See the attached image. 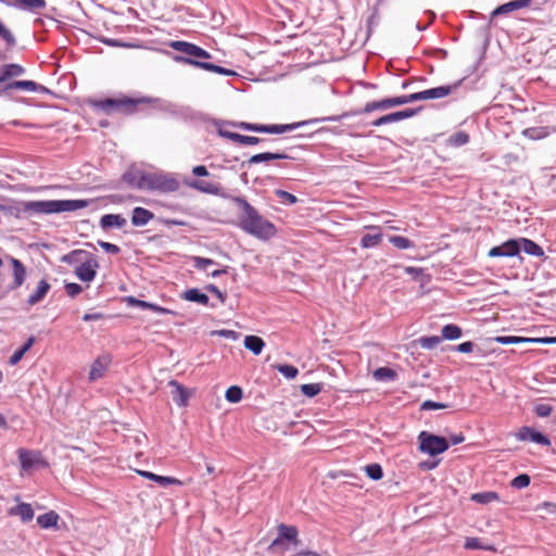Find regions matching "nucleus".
Here are the masks:
<instances>
[{"label": "nucleus", "instance_id": "nucleus-46", "mask_svg": "<svg viewBox=\"0 0 556 556\" xmlns=\"http://www.w3.org/2000/svg\"><path fill=\"white\" fill-rule=\"evenodd\" d=\"M465 548H467V549L495 551V548L493 546L482 545L478 538H467L466 542H465Z\"/></svg>", "mask_w": 556, "mask_h": 556}, {"label": "nucleus", "instance_id": "nucleus-4", "mask_svg": "<svg viewBox=\"0 0 556 556\" xmlns=\"http://www.w3.org/2000/svg\"><path fill=\"white\" fill-rule=\"evenodd\" d=\"M150 102L151 99L146 97L130 98L127 96H122L119 98H108L103 100H89L91 108L100 110L108 115L113 113L129 115L137 112L141 104Z\"/></svg>", "mask_w": 556, "mask_h": 556}, {"label": "nucleus", "instance_id": "nucleus-62", "mask_svg": "<svg viewBox=\"0 0 556 556\" xmlns=\"http://www.w3.org/2000/svg\"><path fill=\"white\" fill-rule=\"evenodd\" d=\"M148 309H151L157 314H175L173 311L166 308V307H162L160 305H156V304H153V303H150L149 302V306H148Z\"/></svg>", "mask_w": 556, "mask_h": 556}, {"label": "nucleus", "instance_id": "nucleus-12", "mask_svg": "<svg viewBox=\"0 0 556 556\" xmlns=\"http://www.w3.org/2000/svg\"><path fill=\"white\" fill-rule=\"evenodd\" d=\"M154 186V191L170 193L177 191L180 187V184L176 178L172 176L157 174Z\"/></svg>", "mask_w": 556, "mask_h": 556}, {"label": "nucleus", "instance_id": "nucleus-23", "mask_svg": "<svg viewBox=\"0 0 556 556\" xmlns=\"http://www.w3.org/2000/svg\"><path fill=\"white\" fill-rule=\"evenodd\" d=\"M277 530H278V535L283 541H290L294 545H298L300 543L299 531L295 526H287L285 523H280V525H278Z\"/></svg>", "mask_w": 556, "mask_h": 556}, {"label": "nucleus", "instance_id": "nucleus-25", "mask_svg": "<svg viewBox=\"0 0 556 556\" xmlns=\"http://www.w3.org/2000/svg\"><path fill=\"white\" fill-rule=\"evenodd\" d=\"M126 218L119 214H106L103 215L100 219V225L102 228H122L126 225Z\"/></svg>", "mask_w": 556, "mask_h": 556}, {"label": "nucleus", "instance_id": "nucleus-54", "mask_svg": "<svg viewBox=\"0 0 556 556\" xmlns=\"http://www.w3.org/2000/svg\"><path fill=\"white\" fill-rule=\"evenodd\" d=\"M377 110H381V111L386 110L382 100L367 102L365 104L364 109H363V112L364 113H371V112L377 111Z\"/></svg>", "mask_w": 556, "mask_h": 556}, {"label": "nucleus", "instance_id": "nucleus-43", "mask_svg": "<svg viewBox=\"0 0 556 556\" xmlns=\"http://www.w3.org/2000/svg\"><path fill=\"white\" fill-rule=\"evenodd\" d=\"M469 141V135L465 131H457L450 137L448 142L451 146L460 147Z\"/></svg>", "mask_w": 556, "mask_h": 556}, {"label": "nucleus", "instance_id": "nucleus-19", "mask_svg": "<svg viewBox=\"0 0 556 556\" xmlns=\"http://www.w3.org/2000/svg\"><path fill=\"white\" fill-rule=\"evenodd\" d=\"M137 472L141 477L149 479V480H153L162 486L182 485V482L179 479L174 478V477L159 476L151 471H146V470H137Z\"/></svg>", "mask_w": 556, "mask_h": 556}, {"label": "nucleus", "instance_id": "nucleus-24", "mask_svg": "<svg viewBox=\"0 0 556 556\" xmlns=\"http://www.w3.org/2000/svg\"><path fill=\"white\" fill-rule=\"evenodd\" d=\"M192 189H195L200 192L218 195L220 193V186L210 181L203 180H194L189 184Z\"/></svg>", "mask_w": 556, "mask_h": 556}, {"label": "nucleus", "instance_id": "nucleus-52", "mask_svg": "<svg viewBox=\"0 0 556 556\" xmlns=\"http://www.w3.org/2000/svg\"><path fill=\"white\" fill-rule=\"evenodd\" d=\"M193 263L198 269L206 270L211 265L214 264V261L202 256H195L193 257Z\"/></svg>", "mask_w": 556, "mask_h": 556}, {"label": "nucleus", "instance_id": "nucleus-9", "mask_svg": "<svg viewBox=\"0 0 556 556\" xmlns=\"http://www.w3.org/2000/svg\"><path fill=\"white\" fill-rule=\"evenodd\" d=\"M520 252V244L518 240L510 239L505 241L503 244L493 247L488 252V256L490 257H513L518 255Z\"/></svg>", "mask_w": 556, "mask_h": 556}, {"label": "nucleus", "instance_id": "nucleus-6", "mask_svg": "<svg viewBox=\"0 0 556 556\" xmlns=\"http://www.w3.org/2000/svg\"><path fill=\"white\" fill-rule=\"evenodd\" d=\"M419 441V450L422 453L429 454L431 456L439 455L444 453L448 448V441L443 438L427 431H422L418 435Z\"/></svg>", "mask_w": 556, "mask_h": 556}, {"label": "nucleus", "instance_id": "nucleus-15", "mask_svg": "<svg viewBox=\"0 0 556 556\" xmlns=\"http://www.w3.org/2000/svg\"><path fill=\"white\" fill-rule=\"evenodd\" d=\"M8 515L16 516L21 519L22 522L26 523L33 520L35 511L30 504L20 503L14 507L9 508Z\"/></svg>", "mask_w": 556, "mask_h": 556}, {"label": "nucleus", "instance_id": "nucleus-57", "mask_svg": "<svg viewBox=\"0 0 556 556\" xmlns=\"http://www.w3.org/2000/svg\"><path fill=\"white\" fill-rule=\"evenodd\" d=\"M125 302L129 306H136V307H140L142 309H148V306H149V302H146V301H142V300H138L135 296H127L125 299Z\"/></svg>", "mask_w": 556, "mask_h": 556}, {"label": "nucleus", "instance_id": "nucleus-49", "mask_svg": "<svg viewBox=\"0 0 556 556\" xmlns=\"http://www.w3.org/2000/svg\"><path fill=\"white\" fill-rule=\"evenodd\" d=\"M276 195L280 199V201L285 204H289V205H292V204H295L298 202V198L288 192V191H285V190H276L275 191Z\"/></svg>", "mask_w": 556, "mask_h": 556}, {"label": "nucleus", "instance_id": "nucleus-16", "mask_svg": "<svg viewBox=\"0 0 556 556\" xmlns=\"http://www.w3.org/2000/svg\"><path fill=\"white\" fill-rule=\"evenodd\" d=\"M10 264L12 265L13 269V285L11 289H17L20 288L26 278V267L25 265L17 258H14L12 256H9Z\"/></svg>", "mask_w": 556, "mask_h": 556}, {"label": "nucleus", "instance_id": "nucleus-33", "mask_svg": "<svg viewBox=\"0 0 556 556\" xmlns=\"http://www.w3.org/2000/svg\"><path fill=\"white\" fill-rule=\"evenodd\" d=\"M34 342H35V338L34 337L28 338V340L24 343V345L22 348H20L18 350H16L11 355V357L9 359L10 365L14 366L17 363H20L21 359L26 354V352H28L30 350V348L34 345Z\"/></svg>", "mask_w": 556, "mask_h": 556}, {"label": "nucleus", "instance_id": "nucleus-51", "mask_svg": "<svg viewBox=\"0 0 556 556\" xmlns=\"http://www.w3.org/2000/svg\"><path fill=\"white\" fill-rule=\"evenodd\" d=\"M237 138V143L242 146H255L262 141L261 138L254 136L240 135Z\"/></svg>", "mask_w": 556, "mask_h": 556}, {"label": "nucleus", "instance_id": "nucleus-34", "mask_svg": "<svg viewBox=\"0 0 556 556\" xmlns=\"http://www.w3.org/2000/svg\"><path fill=\"white\" fill-rule=\"evenodd\" d=\"M288 156L282 153H271V152H264L260 154H255L251 156L248 161L249 164H256L261 162H267L271 160H280V159H287Z\"/></svg>", "mask_w": 556, "mask_h": 556}, {"label": "nucleus", "instance_id": "nucleus-8", "mask_svg": "<svg viewBox=\"0 0 556 556\" xmlns=\"http://www.w3.org/2000/svg\"><path fill=\"white\" fill-rule=\"evenodd\" d=\"M111 364L112 355L110 353L100 354L90 366L89 381L93 382L103 378Z\"/></svg>", "mask_w": 556, "mask_h": 556}, {"label": "nucleus", "instance_id": "nucleus-58", "mask_svg": "<svg viewBox=\"0 0 556 556\" xmlns=\"http://www.w3.org/2000/svg\"><path fill=\"white\" fill-rule=\"evenodd\" d=\"M393 99H394L393 103L395 104V106L412 103V102L416 101L415 93L394 97Z\"/></svg>", "mask_w": 556, "mask_h": 556}, {"label": "nucleus", "instance_id": "nucleus-37", "mask_svg": "<svg viewBox=\"0 0 556 556\" xmlns=\"http://www.w3.org/2000/svg\"><path fill=\"white\" fill-rule=\"evenodd\" d=\"M16 4L25 10L40 11L46 7L45 0H15Z\"/></svg>", "mask_w": 556, "mask_h": 556}, {"label": "nucleus", "instance_id": "nucleus-32", "mask_svg": "<svg viewBox=\"0 0 556 556\" xmlns=\"http://www.w3.org/2000/svg\"><path fill=\"white\" fill-rule=\"evenodd\" d=\"M470 500L475 503L484 505V504H489L492 502H497L500 500V496L494 491H485V492H480V493H473L470 496Z\"/></svg>", "mask_w": 556, "mask_h": 556}, {"label": "nucleus", "instance_id": "nucleus-47", "mask_svg": "<svg viewBox=\"0 0 556 556\" xmlns=\"http://www.w3.org/2000/svg\"><path fill=\"white\" fill-rule=\"evenodd\" d=\"M278 371L286 378L293 379L298 376L299 370L296 367L288 364L277 366Z\"/></svg>", "mask_w": 556, "mask_h": 556}, {"label": "nucleus", "instance_id": "nucleus-63", "mask_svg": "<svg viewBox=\"0 0 556 556\" xmlns=\"http://www.w3.org/2000/svg\"><path fill=\"white\" fill-rule=\"evenodd\" d=\"M206 290L213 294H215L220 302L223 303L225 301V294L214 285H208L206 287Z\"/></svg>", "mask_w": 556, "mask_h": 556}, {"label": "nucleus", "instance_id": "nucleus-22", "mask_svg": "<svg viewBox=\"0 0 556 556\" xmlns=\"http://www.w3.org/2000/svg\"><path fill=\"white\" fill-rule=\"evenodd\" d=\"M365 228L376 230L377 232L366 233L365 236H363V238L361 240V247L363 249H369V248L379 245L382 241V233H381L379 227L375 226V225H369V226H366Z\"/></svg>", "mask_w": 556, "mask_h": 556}, {"label": "nucleus", "instance_id": "nucleus-53", "mask_svg": "<svg viewBox=\"0 0 556 556\" xmlns=\"http://www.w3.org/2000/svg\"><path fill=\"white\" fill-rule=\"evenodd\" d=\"M66 294L71 298L77 296L79 293H81L83 288L78 283L75 282H68L64 286Z\"/></svg>", "mask_w": 556, "mask_h": 556}, {"label": "nucleus", "instance_id": "nucleus-17", "mask_svg": "<svg viewBox=\"0 0 556 556\" xmlns=\"http://www.w3.org/2000/svg\"><path fill=\"white\" fill-rule=\"evenodd\" d=\"M531 4V0H513L502 5H498L491 13L492 17L508 14L513 11L528 8Z\"/></svg>", "mask_w": 556, "mask_h": 556}, {"label": "nucleus", "instance_id": "nucleus-31", "mask_svg": "<svg viewBox=\"0 0 556 556\" xmlns=\"http://www.w3.org/2000/svg\"><path fill=\"white\" fill-rule=\"evenodd\" d=\"M182 298L187 301L197 302L202 305H207L210 301L205 293L200 292L195 288L186 290Z\"/></svg>", "mask_w": 556, "mask_h": 556}, {"label": "nucleus", "instance_id": "nucleus-38", "mask_svg": "<svg viewBox=\"0 0 556 556\" xmlns=\"http://www.w3.org/2000/svg\"><path fill=\"white\" fill-rule=\"evenodd\" d=\"M372 376L378 381L394 380L396 378V372L389 367H379L374 371Z\"/></svg>", "mask_w": 556, "mask_h": 556}, {"label": "nucleus", "instance_id": "nucleus-41", "mask_svg": "<svg viewBox=\"0 0 556 556\" xmlns=\"http://www.w3.org/2000/svg\"><path fill=\"white\" fill-rule=\"evenodd\" d=\"M389 241L400 250H406L414 247L413 241L402 236H391Z\"/></svg>", "mask_w": 556, "mask_h": 556}, {"label": "nucleus", "instance_id": "nucleus-3", "mask_svg": "<svg viewBox=\"0 0 556 556\" xmlns=\"http://www.w3.org/2000/svg\"><path fill=\"white\" fill-rule=\"evenodd\" d=\"M169 47L172 49H174L175 51L185 53L187 55V56H177L176 58V61H178L180 63L193 65L195 67L205 70L208 72L217 73V74H225V75L231 74V71H228L222 66L215 65L213 63L204 62V60L211 59L212 55L206 50L202 49L201 47H199L194 43L176 40V41L169 42Z\"/></svg>", "mask_w": 556, "mask_h": 556}, {"label": "nucleus", "instance_id": "nucleus-30", "mask_svg": "<svg viewBox=\"0 0 556 556\" xmlns=\"http://www.w3.org/2000/svg\"><path fill=\"white\" fill-rule=\"evenodd\" d=\"M157 174H141L135 184V187L141 190L154 191V185Z\"/></svg>", "mask_w": 556, "mask_h": 556}, {"label": "nucleus", "instance_id": "nucleus-29", "mask_svg": "<svg viewBox=\"0 0 556 556\" xmlns=\"http://www.w3.org/2000/svg\"><path fill=\"white\" fill-rule=\"evenodd\" d=\"M7 89H22L27 91H43L46 88L43 86H40L36 84L33 80H17L9 84L7 86Z\"/></svg>", "mask_w": 556, "mask_h": 556}, {"label": "nucleus", "instance_id": "nucleus-39", "mask_svg": "<svg viewBox=\"0 0 556 556\" xmlns=\"http://www.w3.org/2000/svg\"><path fill=\"white\" fill-rule=\"evenodd\" d=\"M533 339L534 338L516 337V336H501V337H496L494 340L501 344H518V343L533 342Z\"/></svg>", "mask_w": 556, "mask_h": 556}, {"label": "nucleus", "instance_id": "nucleus-2", "mask_svg": "<svg viewBox=\"0 0 556 556\" xmlns=\"http://www.w3.org/2000/svg\"><path fill=\"white\" fill-rule=\"evenodd\" d=\"M91 200H41L23 201L16 206L21 210V215H49L61 212H73L87 207Z\"/></svg>", "mask_w": 556, "mask_h": 556}, {"label": "nucleus", "instance_id": "nucleus-36", "mask_svg": "<svg viewBox=\"0 0 556 556\" xmlns=\"http://www.w3.org/2000/svg\"><path fill=\"white\" fill-rule=\"evenodd\" d=\"M442 338L446 340H456L462 336V329L457 325L448 324L442 328Z\"/></svg>", "mask_w": 556, "mask_h": 556}, {"label": "nucleus", "instance_id": "nucleus-40", "mask_svg": "<svg viewBox=\"0 0 556 556\" xmlns=\"http://www.w3.org/2000/svg\"><path fill=\"white\" fill-rule=\"evenodd\" d=\"M243 392L238 386H231L226 390L225 397L230 403H238L242 400Z\"/></svg>", "mask_w": 556, "mask_h": 556}, {"label": "nucleus", "instance_id": "nucleus-18", "mask_svg": "<svg viewBox=\"0 0 556 556\" xmlns=\"http://www.w3.org/2000/svg\"><path fill=\"white\" fill-rule=\"evenodd\" d=\"M168 386L172 388V397L175 401V403L180 407L187 406L188 400H189V393L185 389V387L181 383H179L177 380H170L168 382Z\"/></svg>", "mask_w": 556, "mask_h": 556}, {"label": "nucleus", "instance_id": "nucleus-28", "mask_svg": "<svg viewBox=\"0 0 556 556\" xmlns=\"http://www.w3.org/2000/svg\"><path fill=\"white\" fill-rule=\"evenodd\" d=\"M518 241L520 244V250H523L525 253H527L529 255H534V256H543L544 255L543 249L534 241L527 239V238H521Z\"/></svg>", "mask_w": 556, "mask_h": 556}, {"label": "nucleus", "instance_id": "nucleus-13", "mask_svg": "<svg viewBox=\"0 0 556 556\" xmlns=\"http://www.w3.org/2000/svg\"><path fill=\"white\" fill-rule=\"evenodd\" d=\"M415 113H416V111L413 110V109H406L404 111H399V112L390 113V114L383 115V116L375 119L371 123V125L375 126V127H379V126H382V125H386V124L400 122V121H403L405 118H409V117L414 116Z\"/></svg>", "mask_w": 556, "mask_h": 556}, {"label": "nucleus", "instance_id": "nucleus-26", "mask_svg": "<svg viewBox=\"0 0 556 556\" xmlns=\"http://www.w3.org/2000/svg\"><path fill=\"white\" fill-rule=\"evenodd\" d=\"M50 283L46 280H40L36 290L28 296L27 303L35 305L40 302L49 292Z\"/></svg>", "mask_w": 556, "mask_h": 556}, {"label": "nucleus", "instance_id": "nucleus-1", "mask_svg": "<svg viewBox=\"0 0 556 556\" xmlns=\"http://www.w3.org/2000/svg\"><path fill=\"white\" fill-rule=\"evenodd\" d=\"M231 201L240 208L238 224L243 231L261 240H269L276 236V226L262 216L243 197H231Z\"/></svg>", "mask_w": 556, "mask_h": 556}, {"label": "nucleus", "instance_id": "nucleus-48", "mask_svg": "<svg viewBox=\"0 0 556 556\" xmlns=\"http://www.w3.org/2000/svg\"><path fill=\"white\" fill-rule=\"evenodd\" d=\"M0 38L7 42L8 46H14L16 43L14 35L5 27L0 21Z\"/></svg>", "mask_w": 556, "mask_h": 556}, {"label": "nucleus", "instance_id": "nucleus-60", "mask_svg": "<svg viewBox=\"0 0 556 556\" xmlns=\"http://www.w3.org/2000/svg\"><path fill=\"white\" fill-rule=\"evenodd\" d=\"M278 548H281L282 551L288 549V547L285 546V541L279 535L271 542L268 549L275 552Z\"/></svg>", "mask_w": 556, "mask_h": 556}, {"label": "nucleus", "instance_id": "nucleus-27", "mask_svg": "<svg viewBox=\"0 0 556 556\" xmlns=\"http://www.w3.org/2000/svg\"><path fill=\"white\" fill-rule=\"evenodd\" d=\"M244 348L251 351L254 355H260L265 346V342L257 336H247L244 338Z\"/></svg>", "mask_w": 556, "mask_h": 556}, {"label": "nucleus", "instance_id": "nucleus-10", "mask_svg": "<svg viewBox=\"0 0 556 556\" xmlns=\"http://www.w3.org/2000/svg\"><path fill=\"white\" fill-rule=\"evenodd\" d=\"M458 84L453 86H440L431 89H427L424 91L415 92L416 101L424 100H432V99H441L451 94V92L456 89Z\"/></svg>", "mask_w": 556, "mask_h": 556}, {"label": "nucleus", "instance_id": "nucleus-35", "mask_svg": "<svg viewBox=\"0 0 556 556\" xmlns=\"http://www.w3.org/2000/svg\"><path fill=\"white\" fill-rule=\"evenodd\" d=\"M24 72V67L18 64H5L3 65V75L0 77V80H7L11 77L21 76Z\"/></svg>", "mask_w": 556, "mask_h": 556}, {"label": "nucleus", "instance_id": "nucleus-64", "mask_svg": "<svg viewBox=\"0 0 556 556\" xmlns=\"http://www.w3.org/2000/svg\"><path fill=\"white\" fill-rule=\"evenodd\" d=\"M192 174L199 177L208 176V170L204 165H198L192 168Z\"/></svg>", "mask_w": 556, "mask_h": 556}, {"label": "nucleus", "instance_id": "nucleus-44", "mask_svg": "<svg viewBox=\"0 0 556 556\" xmlns=\"http://www.w3.org/2000/svg\"><path fill=\"white\" fill-rule=\"evenodd\" d=\"M366 475L372 480H380L383 476L382 468L379 464H370L365 467Z\"/></svg>", "mask_w": 556, "mask_h": 556}, {"label": "nucleus", "instance_id": "nucleus-11", "mask_svg": "<svg viewBox=\"0 0 556 556\" xmlns=\"http://www.w3.org/2000/svg\"><path fill=\"white\" fill-rule=\"evenodd\" d=\"M99 264L94 258L87 260L75 268V275L84 282H90L97 275Z\"/></svg>", "mask_w": 556, "mask_h": 556}, {"label": "nucleus", "instance_id": "nucleus-45", "mask_svg": "<svg viewBox=\"0 0 556 556\" xmlns=\"http://www.w3.org/2000/svg\"><path fill=\"white\" fill-rule=\"evenodd\" d=\"M440 342H441V338L438 336L421 337L418 339L419 345L421 348L428 349V350L434 349L435 346L439 345Z\"/></svg>", "mask_w": 556, "mask_h": 556}, {"label": "nucleus", "instance_id": "nucleus-59", "mask_svg": "<svg viewBox=\"0 0 556 556\" xmlns=\"http://www.w3.org/2000/svg\"><path fill=\"white\" fill-rule=\"evenodd\" d=\"M447 405L446 404H443V403H438V402H433V401H425L422 404H421V409L422 410H429V409H444L446 408Z\"/></svg>", "mask_w": 556, "mask_h": 556}, {"label": "nucleus", "instance_id": "nucleus-42", "mask_svg": "<svg viewBox=\"0 0 556 556\" xmlns=\"http://www.w3.org/2000/svg\"><path fill=\"white\" fill-rule=\"evenodd\" d=\"M323 390V383H307L301 386V391L304 395L313 397L319 394Z\"/></svg>", "mask_w": 556, "mask_h": 556}, {"label": "nucleus", "instance_id": "nucleus-55", "mask_svg": "<svg viewBox=\"0 0 556 556\" xmlns=\"http://www.w3.org/2000/svg\"><path fill=\"white\" fill-rule=\"evenodd\" d=\"M534 412L539 417H548L553 412V407L548 404L542 403V404H538L534 407Z\"/></svg>", "mask_w": 556, "mask_h": 556}, {"label": "nucleus", "instance_id": "nucleus-61", "mask_svg": "<svg viewBox=\"0 0 556 556\" xmlns=\"http://www.w3.org/2000/svg\"><path fill=\"white\" fill-rule=\"evenodd\" d=\"M100 247L108 253L117 254L121 250L116 244L110 242H100Z\"/></svg>", "mask_w": 556, "mask_h": 556}, {"label": "nucleus", "instance_id": "nucleus-7", "mask_svg": "<svg viewBox=\"0 0 556 556\" xmlns=\"http://www.w3.org/2000/svg\"><path fill=\"white\" fill-rule=\"evenodd\" d=\"M17 455H18L21 467L25 471H27L36 466L43 467V468L48 467V463H47V460H45L42 458L40 451L18 448Z\"/></svg>", "mask_w": 556, "mask_h": 556}, {"label": "nucleus", "instance_id": "nucleus-56", "mask_svg": "<svg viewBox=\"0 0 556 556\" xmlns=\"http://www.w3.org/2000/svg\"><path fill=\"white\" fill-rule=\"evenodd\" d=\"M0 212L15 216L17 218L21 217V210L14 205H4L0 203Z\"/></svg>", "mask_w": 556, "mask_h": 556}, {"label": "nucleus", "instance_id": "nucleus-21", "mask_svg": "<svg viewBox=\"0 0 556 556\" xmlns=\"http://www.w3.org/2000/svg\"><path fill=\"white\" fill-rule=\"evenodd\" d=\"M154 218V214L143 207L137 206L132 210L131 224L136 227L146 226Z\"/></svg>", "mask_w": 556, "mask_h": 556}, {"label": "nucleus", "instance_id": "nucleus-14", "mask_svg": "<svg viewBox=\"0 0 556 556\" xmlns=\"http://www.w3.org/2000/svg\"><path fill=\"white\" fill-rule=\"evenodd\" d=\"M516 438L519 441L530 440L542 445H549L551 443L547 437H545L541 432L534 431L529 427H521L516 433Z\"/></svg>", "mask_w": 556, "mask_h": 556}, {"label": "nucleus", "instance_id": "nucleus-5", "mask_svg": "<svg viewBox=\"0 0 556 556\" xmlns=\"http://www.w3.org/2000/svg\"><path fill=\"white\" fill-rule=\"evenodd\" d=\"M306 124V122L293 123V124H285V125H262V124H252L247 122L239 123H227L226 125L219 126L217 128V132L220 137L231 140L237 143V138L239 134L229 131L226 129V126L237 127L243 130L255 131V132H266V134H283L286 131L293 130L301 125Z\"/></svg>", "mask_w": 556, "mask_h": 556}, {"label": "nucleus", "instance_id": "nucleus-50", "mask_svg": "<svg viewBox=\"0 0 556 556\" xmlns=\"http://www.w3.org/2000/svg\"><path fill=\"white\" fill-rule=\"evenodd\" d=\"M530 484V477L526 473L519 475L511 480V486L516 489H523Z\"/></svg>", "mask_w": 556, "mask_h": 556}, {"label": "nucleus", "instance_id": "nucleus-20", "mask_svg": "<svg viewBox=\"0 0 556 556\" xmlns=\"http://www.w3.org/2000/svg\"><path fill=\"white\" fill-rule=\"evenodd\" d=\"M60 516L54 510H49L46 514L37 517V523L41 529H55L59 530Z\"/></svg>", "mask_w": 556, "mask_h": 556}]
</instances>
